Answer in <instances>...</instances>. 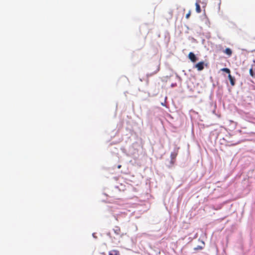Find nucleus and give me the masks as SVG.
<instances>
[{
	"label": "nucleus",
	"mask_w": 255,
	"mask_h": 255,
	"mask_svg": "<svg viewBox=\"0 0 255 255\" xmlns=\"http://www.w3.org/2000/svg\"><path fill=\"white\" fill-rule=\"evenodd\" d=\"M204 62L201 61L195 65V68H197L198 71H201L203 70L204 68Z\"/></svg>",
	"instance_id": "obj_1"
},
{
	"label": "nucleus",
	"mask_w": 255,
	"mask_h": 255,
	"mask_svg": "<svg viewBox=\"0 0 255 255\" xmlns=\"http://www.w3.org/2000/svg\"><path fill=\"white\" fill-rule=\"evenodd\" d=\"M189 59L193 63L197 60V58L193 52H190L188 54Z\"/></svg>",
	"instance_id": "obj_2"
},
{
	"label": "nucleus",
	"mask_w": 255,
	"mask_h": 255,
	"mask_svg": "<svg viewBox=\"0 0 255 255\" xmlns=\"http://www.w3.org/2000/svg\"><path fill=\"white\" fill-rule=\"evenodd\" d=\"M178 153V148H175L174 150V151L172 152L170 154V157L171 158V160H175L176 158L177 155Z\"/></svg>",
	"instance_id": "obj_3"
},
{
	"label": "nucleus",
	"mask_w": 255,
	"mask_h": 255,
	"mask_svg": "<svg viewBox=\"0 0 255 255\" xmlns=\"http://www.w3.org/2000/svg\"><path fill=\"white\" fill-rule=\"evenodd\" d=\"M224 53H226L227 55H228L229 56H231L232 54V50L229 48H227L225 51Z\"/></svg>",
	"instance_id": "obj_4"
},
{
	"label": "nucleus",
	"mask_w": 255,
	"mask_h": 255,
	"mask_svg": "<svg viewBox=\"0 0 255 255\" xmlns=\"http://www.w3.org/2000/svg\"><path fill=\"white\" fill-rule=\"evenodd\" d=\"M120 253L117 250H112L109 253V255H119Z\"/></svg>",
	"instance_id": "obj_5"
},
{
	"label": "nucleus",
	"mask_w": 255,
	"mask_h": 255,
	"mask_svg": "<svg viewBox=\"0 0 255 255\" xmlns=\"http://www.w3.org/2000/svg\"><path fill=\"white\" fill-rule=\"evenodd\" d=\"M195 5H196V12L197 13H200L201 11V9L200 6V4H199V2H196V4H195Z\"/></svg>",
	"instance_id": "obj_6"
},
{
	"label": "nucleus",
	"mask_w": 255,
	"mask_h": 255,
	"mask_svg": "<svg viewBox=\"0 0 255 255\" xmlns=\"http://www.w3.org/2000/svg\"><path fill=\"white\" fill-rule=\"evenodd\" d=\"M230 81V83L232 86H234L235 85V79L234 77H233L232 78H231L229 79Z\"/></svg>",
	"instance_id": "obj_7"
},
{
	"label": "nucleus",
	"mask_w": 255,
	"mask_h": 255,
	"mask_svg": "<svg viewBox=\"0 0 255 255\" xmlns=\"http://www.w3.org/2000/svg\"><path fill=\"white\" fill-rule=\"evenodd\" d=\"M221 71L226 72L228 74H230L231 73L230 70L227 68H224L221 69Z\"/></svg>",
	"instance_id": "obj_8"
},
{
	"label": "nucleus",
	"mask_w": 255,
	"mask_h": 255,
	"mask_svg": "<svg viewBox=\"0 0 255 255\" xmlns=\"http://www.w3.org/2000/svg\"><path fill=\"white\" fill-rule=\"evenodd\" d=\"M204 248V246H198L194 248L195 251L201 250Z\"/></svg>",
	"instance_id": "obj_9"
},
{
	"label": "nucleus",
	"mask_w": 255,
	"mask_h": 255,
	"mask_svg": "<svg viewBox=\"0 0 255 255\" xmlns=\"http://www.w3.org/2000/svg\"><path fill=\"white\" fill-rule=\"evenodd\" d=\"M114 231L117 234H119L121 232V230L119 227H117L116 229L114 230Z\"/></svg>",
	"instance_id": "obj_10"
},
{
	"label": "nucleus",
	"mask_w": 255,
	"mask_h": 255,
	"mask_svg": "<svg viewBox=\"0 0 255 255\" xmlns=\"http://www.w3.org/2000/svg\"><path fill=\"white\" fill-rule=\"evenodd\" d=\"M249 72H250V74L251 75V76L252 77H254L255 75H254V71H253V70L252 68L250 69V71Z\"/></svg>",
	"instance_id": "obj_11"
},
{
	"label": "nucleus",
	"mask_w": 255,
	"mask_h": 255,
	"mask_svg": "<svg viewBox=\"0 0 255 255\" xmlns=\"http://www.w3.org/2000/svg\"><path fill=\"white\" fill-rule=\"evenodd\" d=\"M159 69H160V67H159V65H158L157 66V68H156V71L153 74H156L158 71H159Z\"/></svg>",
	"instance_id": "obj_12"
},
{
	"label": "nucleus",
	"mask_w": 255,
	"mask_h": 255,
	"mask_svg": "<svg viewBox=\"0 0 255 255\" xmlns=\"http://www.w3.org/2000/svg\"><path fill=\"white\" fill-rule=\"evenodd\" d=\"M190 14H191V13H190V11H189L188 13L186 14V18L187 19L189 18V17H190Z\"/></svg>",
	"instance_id": "obj_13"
},
{
	"label": "nucleus",
	"mask_w": 255,
	"mask_h": 255,
	"mask_svg": "<svg viewBox=\"0 0 255 255\" xmlns=\"http://www.w3.org/2000/svg\"><path fill=\"white\" fill-rule=\"evenodd\" d=\"M229 74V75H228V78H229V79H230L231 78H232L233 77H232V76H231V75L230 74H230Z\"/></svg>",
	"instance_id": "obj_14"
},
{
	"label": "nucleus",
	"mask_w": 255,
	"mask_h": 255,
	"mask_svg": "<svg viewBox=\"0 0 255 255\" xmlns=\"http://www.w3.org/2000/svg\"><path fill=\"white\" fill-rule=\"evenodd\" d=\"M120 167H121V165H119V166H118V168H120Z\"/></svg>",
	"instance_id": "obj_15"
},
{
	"label": "nucleus",
	"mask_w": 255,
	"mask_h": 255,
	"mask_svg": "<svg viewBox=\"0 0 255 255\" xmlns=\"http://www.w3.org/2000/svg\"><path fill=\"white\" fill-rule=\"evenodd\" d=\"M202 243H203V244L204 245V242H202Z\"/></svg>",
	"instance_id": "obj_16"
}]
</instances>
